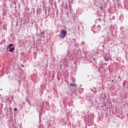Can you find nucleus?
<instances>
[{
    "instance_id": "obj_1",
    "label": "nucleus",
    "mask_w": 128,
    "mask_h": 128,
    "mask_svg": "<svg viewBox=\"0 0 128 128\" xmlns=\"http://www.w3.org/2000/svg\"><path fill=\"white\" fill-rule=\"evenodd\" d=\"M66 32L64 30H62L60 34V38H66Z\"/></svg>"
},
{
    "instance_id": "obj_2",
    "label": "nucleus",
    "mask_w": 128,
    "mask_h": 128,
    "mask_svg": "<svg viewBox=\"0 0 128 128\" xmlns=\"http://www.w3.org/2000/svg\"><path fill=\"white\" fill-rule=\"evenodd\" d=\"M8 48H10V50H8V52H12L14 50V44H10L8 46Z\"/></svg>"
},
{
    "instance_id": "obj_3",
    "label": "nucleus",
    "mask_w": 128,
    "mask_h": 128,
    "mask_svg": "<svg viewBox=\"0 0 128 128\" xmlns=\"http://www.w3.org/2000/svg\"><path fill=\"white\" fill-rule=\"evenodd\" d=\"M70 90L71 92H74L76 93V92H74V88H76V84H70Z\"/></svg>"
},
{
    "instance_id": "obj_4",
    "label": "nucleus",
    "mask_w": 128,
    "mask_h": 128,
    "mask_svg": "<svg viewBox=\"0 0 128 128\" xmlns=\"http://www.w3.org/2000/svg\"><path fill=\"white\" fill-rule=\"evenodd\" d=\"M104 58L106 62H108V60H108L106 57H104Z\"/></svg>"
},
{
    "instance_id": "obj_5",
    "label": "nucleus",
    "mask_w": 128,
    "mask_h": 128,
    "mask_svg": "<svg viewBox=\"0 0 128 128\" xmlns=\"http://www.w3.org/2000/svg\"><path fill=\"white\" fill-rule=\"evenodd\" d=\"M14 110L15 112H16V111L18 110L16 109V108H14Z\"/></svg>"
},
{
    "instance_id": "obj_6",
    "label": "nucleus",
    "mask_w": 128,
    "mask_h": 128,
    "mask_svg": "<svg viewBox=\"0 0 128 128\" xmlns=\"http://www.w3.org/2000/svg\"><path fill=\"white\" fill-rule=\"evenodd\" d=\"M42 34H44V32H42Z\"/></svg>"
},
{
    "instance_id": "obj_7",
    "label": "nucleus",
    "mask_w": 128,
    "mask_h": 128,
    "mask_svg": "<svg viewBox=\"0 0 128 128\" xmlns=\"http://www.w3.org/2000/svg\"><path fill=\"white\" fill-rule=\"evenodd\" d=\"M21 66H22V68H24V65H22Z\"/></svg>"
},
{
    "instance_id": "obj_8",
    "label": "nucleus",
    "mask_w": 128,
    "mask_h": 128,
    "mask_svg": "<svg viewBox=\"0 0 128 128\" xmlns=\"http://www.w3.org/2000/svg\"><path fill=\"white\" fill-rule=\"evenodd\" d=\"M98 20H100V18H98Z\"/></svg>"
},
{
    "instance_id": "obj_9",
    "label": "nucleus",
    "mask_w": 128,
    "mask_h": 128,
    "mask_svg": "<svg viewBox=\"0 0 128 128\" xmlns=\"http://www.w3.org/2000/svg\"><path fill=\"white\" fill-rule=\"evenodd\" d=\"M106 66V64H108L106 63L105 64Z\"/></svg>"
},
{
    "instance_id": "obj_10",
    "label": "nucleus",
    "mask_w": 128,
    "mask_h": 128,
    "mask_svg": "<svg viewBox=\"0 0 128 128\" xmlns=\"http://www.w3.org/2000/svg\"><path fill=\"white\" fill-rule=\"evenodd\" d=\"M107 60H110V58H108Z\"/></svg>"
},
{
    "instance_id": "obj_11",
    "label": "nucleus",
    "mask_w": 128,
    "mask_h": 128,
    "mask_svg": "<svg viewBox=\"0 0 128 128\" xmlns=\"http://www.w3.org/2000/svg\"><path fill=\"white\" fill-rule=\"evenodd\" d=\"M118 78H120V77H118Z\"/></svg>"
},
{
    "instance_id": "obj_12",
    "label": "nucleus",
    "mask_w": 128,
    "mask_h": 128,
    "mask_svg": "<svg viewBox=\"0 0 128 128\" xmlns=\"http://www.w3.org/2000/svg\"><path fill=\"white\" fill-rule=\"evenodd\" d=\"M112 82H114V80H112Z\"/></svg>"
},
{
    "instance_id": "obj_13",
    "label": "nucleus",
    "mask_w": 128,
    "mask_h": 128,
    "mask_svg": "<svg viewBox=\"0 0 128 128\" xmlns=\"http://www.w3.org/2000/svg\"><path fill=\"white\" fill-rule=\"evenodd\" d=\"M100 8H102V7H100Z\"/></svg>"
}]
</instances>
